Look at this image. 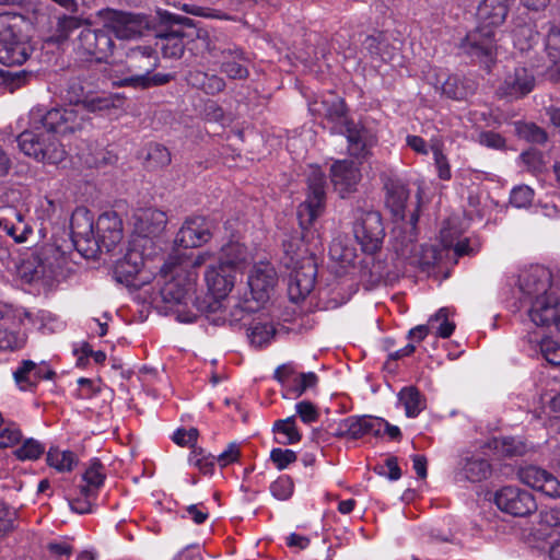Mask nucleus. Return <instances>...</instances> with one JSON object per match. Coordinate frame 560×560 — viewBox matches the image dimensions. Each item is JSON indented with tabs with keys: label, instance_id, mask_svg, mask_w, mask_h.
<instances>
[{
	"label": "nucleus",
	"instance_id": "obj_35",
	"mask_svg": "<svg viewBox=\"0 0 560 560\" xmlns=\"http://www.w3.org/2000/svg\"><path fill=\"white\" fill-rule=\"evenodd\" d=\"M248 253L240 243H229L221 249L220 262L232 270L242 269L248 262Z\"/></svg>",
	"mask_w": 560,
	"mask_h": 560
},
{
	"label": "nucleus",
	"instance_id": "obj_6",
	"mask_svg": "<svg viewBox=\"0 0 560 560\" xmlns=\"http://www.w3.org/2000/svg\"><path fill=\"white\" fill-rule=\"evenodd\" d=\"M305 200L298 208L300 226L307 230L323 215L326 208V179L319 168H313L307 176Z\"/></svg>",
	"mask_w": 560,
	"mask_h": 560
},
{
	"label": "nucleus",
	"instance_id": "obj_23",
	"mask_svg": "<svg viewBox=\"0 0 560 560\" xmlns=\"http://www.w3.org/2000/svg\"><path fill=\"white\" fill-rule=\"evenodd\" d=\"M100 249L112 252L122 240L121 221L115 213H104L97 220Z\"/></svg>",
	"mask_w": 560,
	"mask_h": 560
},
{
	"label": "nucleus",
	"instance_id": "obj_53",
	"mask_svg": "<svg viewBox=\"0 0 560 560\" xmlns=\"http://www.w3.org/2000/svg\"><path fill=\"white\" fill-rule=\"evenodd\" d=\"M257 308H259V304L253 306L249 300H246L244 303L235 304L232 311L230 312V324H241L247 327L252 322L249 320L250 313L255 312Z\"/></svg>",
	"mask_w": 560,
	"mask_h": 560
},
{
	"label": "nucleus",
	"instance_id": "obj_11",
	"mask_svg": "<svg viewBox=\"0 0 560 560\" xmlns=\"http://www.w3.org/2000/svg\"><path fill=\"white\" fill-rule=\"evenodd\" d=\"M114 39L105 26L103 28H83L77 38V49L80 54L103 61L113 54Z\"/></svg>",
	"mask_w": 560,
	"mask_h": 560
},
{
	"label": "nucleus",
	"instance_id": "obj_19",
	"mask_svg": "<svg viewBox=\"0 0 560 560\" xmlns=\"http://www.w3.org/2000/svg\"><path fill=\"white\" fill-rule=\"evenodd\" d=\"M382 421L375 417L370 416H352L343 419L339 424L337 436L358 440L366 434H372L376 438L381 436Z\"/></svg>",
	"mask_w": 560,
	"mask_h": 560
},
{
	"label": "nucleus",
	"instance_id": "obj_60",
	"mask_svg": "<svg viewBox=\"0 0 560 560\" xmlns=\"http://www.w3.org/2000/svg\"><path fill=\"white\" fill-rule=\"evenodd\" d=\"M534 190L526 186H517L511 191L510 202L516 208H525L533 202Z\"/></svg>",
	"mask_w": 560,
	"mask_h": 560
},
{
	"label": "nucleus",
	"instance_id": "obj_22",
	"mask_svg": "<svg viewBox=\"0 0 560 560\" xmlns=\"http://www.w3.org/2000/svg\"><path fill=\"white\" fill-rule=\"evenodd\" d=\"M534 85V75L526 68L517 67L506 74L499 88V93L510 98H520L528 94Z\"/></svg>",
	"mask_w": 560,
	"mask_h": 560
},
{
	"label": "nucleus",
	"instance_id": "obj_62",
	"mask_svg": "<svg viewBox=\"0 0 560 560\" xmlns=\"http://www.w3.org/2000/svg\"><path fill=\"white\" fill-rule=\"evenodd\" d=\"M270 459L279 470H283L296 460V454L288 448H273L270 453Z\"/></svg>",
	"mask_w": 560,
	"mask_h": 560
},
{
	"label": "nucleus",
	"instance_id": "obj_49",
	"mask_svg": "<svg viewBox=\"0 0 560 560\" xmlns=\"http://www.w3.org/2000/svg\"><path fill=\"white\" fill-rule=\"evenodd\" d=\"M273 431L284 435L283 440H278V443L280 444H294L301 440V434L298 431L294 416L277 420L273 424Z\"/></svg>",
	"mask_w": 560,
	"mask_h": 560
},
{
	"label": "nucleus",
	"instance_id": "obj_5",
	"mask_svg": "<svg viewBox=\"0 0 560 560\" xmlns=\"http://www.w3.org/2000/svg\"><path fill=\"white\" fill-rule=\"evenodd\" d=\"M520 290L530 307L528 315L536 306L537 302H550L559 300L558 290L552 287V273L542 266H533L520 276Z\"/></svg>",
	"mask_w": 560,
	"mask_h": 560
},
{
	"label": "nucleus",
	"instance_id": "obj_18",
	"mask_svg": "<svg viewBox=\"0 0 560 560\" xmlns=\"http://www.w3.org/2000/svg\"><path fill=\"white\" fill-rule=\"evenodd\" d=\"M360 178V171L352 161H336L330 167L331 183L341 198L355 189Z\"/></svg>",
	"mask_w": 560,
	"mask_h": 560
},
{
	"label": "nucleus",
	"instance_id": "obj_29",
	"mask_svg": "<svg viewBox=\"0 0 560 560\" xmlns=\"http://www.w3.org/2000/svg\"><path fill=\"white\" fill-rule=\"evenodd\" d=\"M396 255L410 266L427 267L431 264V258H434V250L424 248L412 241L395 247Z\"/></svg>",
	"mask_w": 560,
	"mask_h": 560
},
{
	"label": "nucleus",
	"instance_id": "obj_39",
	"mask_svg": "<svg viewBox=\"0 0 560 560\" xmlns=\"http://www.w3.org/2000/svg\"><path fill=\"white\" fill-rule=\"evenodd\" d=\"M492 468L490 463L480 457L467 458L463 468L462 474L465 479L470 482H480L491 476Z\"/></svg>",
	"mask_w": 560,
	"mask_h": 560
},
{
	"label": "nucleus",
	"instance_id": "obj_9",
	"mask_svg": "<svg viewBox=\"0 0 560 560\" xmlns=\"http://www.w3.org/2000/svg\"><path fill=\"white\" fill-rule=\"evenodd\" d=\"M105 28L114 33L118 39H132L139 37L148 26L143 15L133 14L113 9H102L97 12Z\"/></svg>",
	"mask_w": 560,
	"mask_h": 560
},
{
	"label": "nucleus",
	"instance_id": "obj_63",
	"mask_svg": "<svg viewBox=\"0 0 560 560\" xmlns=\"http://www.w3.org/2000/svg\"><path fill=\"white\" fill-rule=\"evenodd\" d=\"M295 410L301 420L306 424L317 421L319 417L316 406L308 400L298 402L295 405Z\"/></svg>",
	"mask_w": 560,
	"mask_h": 560
},
{
	"label": "nucleus",
	"instance_id": "obj_61",
	"mask_svg": "<svg viewBox=\"0 0 560 560\" xmlns=\"http://www.w3.org/2000/svg\"><path fill=\"white\" fill-rule=\"evenodd\" d=\"M22 439L21 430L14 423H8L0 429V447L7 448L15 445Z\"/></svg>",
	"mask_w": 560,
	"mask_h": 560
},
{
	"label": "nucleus",
	"instance_id": "obj_51",
	"mask_svg": "<svg viewBox=\"0 0 560 560\" xmlns=\"http://www.w3.org/2000/svg\"><path fill=\"white\" fill-rule=\"evenodd\" d=\"M448 308L442 307L429 320L430 326L436 329V335L441 338H448L455 329V324L448 320Z\"/></svg>",
	"mask_w": 560,
	"mask_h": 560
},
{
	"label": "nucleus",
	"instance_id": "obj_8",
	"mask_svg": "<svg viewBox=\"0 0 560 560\" xmlns=\"http://www.w3.org/2000/svg\"><path fill=\"white\" fill-rule=\"evenodd\" d=\"M205 42L209 54L222 59L221 71L230 79L243 80L248 77L249 72L244 65L246 58L238 47L223 43L217 36L211 38L208 34H206Z\"/></svg>",
	"mask_w": 560,
	"mask_h": 560
},
{
	"label": "nucleus",
	"instance_id": "obj_33",
	"mask_svg": "<svg viewBox=\"0 0 560 560\" xmlns=\"http://www.w3.org/2000/svg\"><path fill=\"white\" fill-rule=\"evenodd\" d=\"M82 480L84 485L80 486V494L85 497L95 495L105 480L104 465L98 459L92 460L83 474Z\"/></svg>",
	"mask_w": 560,
	"mask_h": 560
},
{
	"label": "nucleus",
	"instance_id": "obj_59",
	"mask_svg": "<svg viewBox=\"0 0 560 560\" xmlns=\"http://www.w3.org/2000/svg\"><path fill=\"white\" fill-rule=\"evenodd\" d=\"M81 25V20L75 16H67L63 15L58 19L57 28H56V39L57 42L66 40L70 33L74 30L79 28Z\"/></svg>",
	"mask_w": 560,
	"mask_h": 560
},
{
	"label": "nucleus",
	"instance_id": "obj_10",
	"mask_svg": "<svg viewBox=\"0 0 560 560\" xmlns=\"http://www.w3.org/2000/svg\"><path fill=\"white\" fill-rule=\"evenodd\" d=\"M353 233L363 252L373 254L380 249L385 236L382 217L377 211H359Z\"/></svg>",
	"mask_w": 560,
	"mask_h": 560
},
{
	"label": "nucleus",
	"instance_id": "obj_21",
	"mask_svg": "<svg viewBox=\"0 0 560 560\" xmlns=\"http://www.w3.org/2000/svg\"><path fill=\"white\" fill-rule=\"evenodd\" d=\"M232 269L219 262L218 266L210 265L205 273L208 291L215 300L224 299L234 285V275Z\"/></svg>",
	"mask_w": 560,
	"mask_h": 560
},
{
	"label": "nucleus",
	"instance_id": "obj_20",
	"mask_svg": "<svg viewBox=\"0 0 560 560\" xmlns=\"http://www.w3.org/2000/svg\"><path fill=\"white\" fill-rule=\"evenodd\" d=\"M518 478L528 487L539 490L548 497L556 498L560 495V483L550 472L528 466L518 470Z\"/></svg>",
	"mask_w": 560,
	"mask_h": 560
},
{
	"label": "nucleus",
	"instance_id": "obj_40",
	"mask_svg": "<svg viewBox=\"0 0 560 560\" xmlns=\"http://www.w3.org/2000/svg\"><path fill=\"white\" fill-rule=\"evenodd\" d=\"M492 446L498 454L505 457L523 456L527 452L526 443L513 436L495 438Z\"/></svg>",
	"mask_w": 560,
	"mask_h": 560
},
{
	"label": "nucleus",
	"instance_id": "obj_32",
	"mask_svg": "<svg viewBox=\"0 0 560 560\" xmlns=\"http://www.w3.org/2000/svg\"><path fill=\"white\" fill-rule=\"evenodd\" d=\"M386 205L397 218L404 219L406 202L409 191L399 180H389L386 184Z\"/></svg>",
	"mask_w": 560,
	"mask_h": 560
},
{
	"label": "nucleus",
	"instance_id": "obj_36",
	"mask_svg": "<svg viewBox=\"0 0 560 560\" xmlns=\"http://www.w3.org/2000/svg\"><path fill=\"white\" fill-rule=\"evenodd\" d=\"M250 342L257 347L267 345L273 337L276 329L267 319L260 316L252 319L247 326Z\"/></svg>",
	"mask_w": 560,
	"mask_h": 560
},
{
	"label": "nucleus",
	"instance_id": "obj_58",
	"mask_svg": "<svg viewBox=\"0 0 560 560\" xmlns=\"http://www.w3.org/2000/svg\"><path fill=\"white\" fill-rule=\"evenodd\" d=\"M516 131L521 138L533 143H544L547 140V133L535 124H517Z\"/></svg>",
	"mask_w": 560,
	"mask_h": 560
},
{
	"label": "nucleus",
	"instance_id": "obj_37",
	"mask_svg": "<svg viewBox=\"0 0 560 560\" xmlns=\"http://www.w3.org/2000/svg\"><path fill=\"white\" fill-rule=\"evenodd\" d=\"M173 79V75L167 73H155L153 75L147 74V75H138L136 79H119L113 82L115 86L124 88V86H130L135 89H149L152 86H159L164 85L168 83Z\"/></svg>",
	"mask_w": 560,
	"mask_h": 560
},
{
	"label": "nucleus",
	"instance_id": "obj_34",
	"mask_svg": "<svg viewBox=\"0 0 560 560\" xmlns=\"http://www.w3.org/2000/svg\"><path fill=\"white\" fill-rule=\"evenodd\" d=\"M187 81L210 95H215L225 89V81L221 77L200 70L190 71Z\"/></svg>",
	"mask_w": 560,
	"mask_h": 560
},
{
	"label": "nucleus",
	"instance_id": "obj_2",
	"mask_svg": "<svg viewBox=\"0 0 560 560\" xmlns=\"http://www.w3.org/2000/svg\"><path fill=\"white\" fill-rule=\"evenodd\" d=\"M18 143L25 155L39 162L57 164L67 155L63 145L57 139V133L46 126L30 125V128L18 137Z\"/></svg>",
	"mask_w": 560,
	"mask_h": 560
},
{
	"label": "nucleus",
	"instance_id": "obj_43",
	"mask_svg": "<svg viewBox=\"0 0 560 560\" xmlns=\"http://www.w3.org/2000/svg\"><path fill=\"white\" fill-rule=\"evenodd\" d=\"M34 77V73L26 70H0V84L8 92L13 93L16 90L23 88Z\"/></svg>",
	"mask_w": 560,
	"mask_h": 560
},
{
	"label": "nucleus",
	"instance_id": "obj_44",
	"mask_svg": "<svg viewBox=\"0 0 560 560\" xmlns=\"http://www.w3.org/2000/svg\"><path fill=\"white\" fill-rule=\"evenodd\" d=\"M47 463L58 471H70L77 465L78 458L70 451L50 448L47 453Z\"/></svg>",
	"mask_w": 560,
	"mask_h": 560
},
{
	"label": "nucleus",
	"instance_id": "obj_14",
	"mask_svg": "<svg viewBox=\"0 0 560 560\" xmlns=\"http://www.w3.org/2000/svg\"><path fill=\"white\" fill-rule=\"evenodd\" d=\"M277 281L276 269L269 261L255 264L248 276L252 300L259 305L265 303L273 291Z\"/></svg>",
	"mask_w": 560,
	"mask_h": 560
},
{
	"label": "nucleus",
	"instance_id": "obj_25",
	"mask_svg": "<svg viewBox=\"0 0 560 560\" xmlns=\"http://www.w3.org/2000/svg\"><path fill=\"white\" fill-rule=\"evenodd\" d=\"M512 0H482L477 8L479 24L497 28L509 13Z\"/></svg>",
	"mask_w": 560,
	"mask_h": 560
},
{
	"label": "nucleus",
	"instance_id": "obj_15",
	"mask_svg": "<svg viewBox=\"0 0 560 560\" xmlns=\"http://www.w3.org/2000/svg\"><path fill=\"white\" fill-rule=\"evenodd\" d=\"M211 222L205 217L187 218L179 229L175 243L185 248L201 246L211 237Z\"/></svg>",
	"mask_w": 560,
	"mask_h": 560
},
{
	"label": "nucleus",
	"instance_id": "obj_45",
	"mask_svg": "<svg viewBox=\"0 0 560 560\" xmlns=\"http://www.w3.org/2000/svg\"><path fill=\"white\" fill-rule=\"evenodd\" d=\"M325 108V117L336 124L341 125L343 128L347 122H350L347 118V108L342 98L332 96L330 100L323 102Z\"/></svg>",
	"mask_w": 560,
	"mask_h": 560
},
{
	"label": "nucleus",
	"instance_id": "obj_55",
	"mask_svg": "<svg viewBox=\"0 0 560 560\" xmlns=\"http://www.w3.org/2000/svg\"><path fill=\"white\" fill-rule=\"evenodd\" d=\"M294 483L291 477L287 475L280 476L270 485L271 494L278 500H288L292 497Z\"/></svg>",
	"mask_w": 560,
	"mask_h": 560
},
{
	"label": "nucleus",
	"instance_id": "obj_52",
	"mask_svg": "<svg viewBox=\"0 0 560 560\" xmlns=\"http://www.w3.org/2000/svg\"><path fill=\"white\" fill-rule=\"evenodd\" d=\"M45 452V446L35 439H26L23 444L14 451L20 460H36Z\"/></svg>",
	"mask_w": 560,
	"mask_h": 560
},
{
	"label": "nucleus",
	"instance_id": "obj_26",
	"mask_svg": "<svg viewBox=\"0 0 560 560\" xmlns=\"http://www.w3.org/2000/svg\"><path fill=\"white\" fill-rule=\"evenodd\" d=\"M143 266V256L136 249L130 248L118 259L113 269L114 278L117 282L126 285L133 284L135 277L139 273Z\"/></svg>",
	"mask_w": 560,
	"mask_h": 560
},
{
	"label": "nucleus",
	"instance_id": "obj_16",
	"mask_svg": "<svg viewBox=\"0 0 560 560\" xmlns=\"http://www.w3.org/2000/svg\"><path fill=\"white\" fill-rule=\"evenodd\" d=\"M316 265L313 258L303 259L301 266L295 268L289 280V295L294 302L303 300L315 285Z\"/></svg>",
	"mask_w": 560,
	"mask_h": 560
},
{
	"label": "nucleus",
	"instance_id": "obj_42",
	"mask_svg": "<svg viewBox=\"0 0 560 560\" xmlns=\"http://www.w3.org/2000/svg\"><path fill=\"white\" fill-rule=\"evenodd\" d=\"M441 91L448 98L460 101L471 93V88L458 75H447L442 82Z\"/></svg>",
	"mask_w": 560,
	"mask_h": 560
},
{
	"label": "nucleus",
	"instance_id": "obj_54",
	"mask_svg": "<svg viewBox=\"0 0 560 560\" xmlns=\"http://www.w3.org/2000/svg\"><path fill=\"white\" fill-rule=\"evenodd\" d=\"M24 343V336L0 326V351H15L23 348Z\"/></svg>",
	"mask_w": 560,
	"mask_h": 560
},
{
	"label": "nucleus",
	"instance_id": "obj_30",
	"mask_svg": "<svg viewBox=\"0 0 560 560\" xmlns=\"http://www.w3.org/2000/svg\"><path fill=\"white\" fill-rule=\"evenodd\" d=\"M343 130L349 143V153L357 158L364 156L374 141L371 133L365 128L359 127L352 121L347 122Z\"/></svg>",
	"mask_w": 560,
	"mask_h": 560
},
{
	"label": "nucleus",
	"instance_id": "obj_4",
	"mask_svg": "<svg viewBox=\"0 0 560 560\" xmlns=\"http://www.w3.org/2000/svg\"><path fill=\"white\" fill-rule=\"evenodd\" d=\"M60 259L61 255L58 248L51 244H45L23 261L21 275L27 282H40L50 285L57 276Z\"/></svg>",
	"mask_w": 560,
	"mask_h": 560
},
{
	"label": "nucleus",
	"instance_id": "obj_47",
	"mask_svg": "<svg viewBox=\"0 0 560 560\" xmlns=\"http://www.w3.org/2000/svg\"><path fill=\"white\" fill-rule=\"evenodd\" d=\"M171 153L162 144L154 143L148 147L145 163L150 170H159L171 163Z\"/></svg>",
	"mask_w": 560,
	"mask_h": 560
},
{
	"label": "nucleus",
	"instance_id": "obj_56",
	"mask_svg": "<svg viewBox=\"0 0 560 560\" xmlns=\"http://www.w3.org/2000/svg\"><path fill=\"white\" fill-rule=\"evenodd\" d=\"M65 92V97L69 101V103L77 107H79L86 97L85 89L80 78L69 79Z\"/></svg>",
	"mask_w": 560,
	"mask_h": 560
},
{
	"label": "nucleus",
	"instance_id": "obj_3",
	"mask_svg": "<svg viewBox=\"0 0 560 560\" xmlns=\"http://www.w3.org/2000/svg\"><path fill=\"white\" fill-rule=\"evenodd\" d=\"M30 125L34 127L46 126L59 136L75 133L84 128L90 118L77 106L46 109L35 106L30 110Z\"/></svg>",
	"mask_w": 560,
	"mask_h": 560
},
{
	"label": "nucleus",
	"instance_id": "obj_57",
	"mask_svg": "<svg viewBox=\"0 0 560 560\" xmlns=\"http://www.w3.org/2000/svg\"><path fill=\"white\" fill-rule=\"evenodd\" d=\"M546 50L550 61L557 63L560 59V27L550 24L546 37Z\"/></svg>",
	"mask_w": 560,
	"mask_h": 560
},
{
	"label": "nucleus",
	"instance_id": "obj_17",
	"mask_svg": "<svg viewBox=\"0 0 560 560\" xmlns=\"http://www.w3.org/2000/svg\"><path fill=\"white\" fill-rule=\"evenodd\" d=\"M55 375L56 372L48 364L32 360H23L13 373L14 381L22 390H31L42 380H51Z\"/></svg>",
	"mask_w": 560,
	"mask_h": 560
},
{
	"label": "nucleus",
	"instance_id": "obj_13",
	"mask_svg": "<svg viewBox=\"0 0 560 560\" xmlns=\"http://www.w3.org/2000/svg\"><path fill=\"white\" fill-rule=\"evenodd\" d=\"M159 66V57L151 46H135L128 48L124 62L126 74L122 79H136L138 75H147L154 71Z\"/></svg>",
	"mask_w": 560,
	"mask_h": 560
},
{
	"label": "nucleus",
	"instance_id": "obj_28",
	"mask_svg": "<svg viewBox=\"0 0 560 560\" xmlns=\"http://www.w3.org/2000/svg\"><path fill=\"white\" fill-rule=\"evenodd\" d=\"M0 228L12 236L16 243L26 242L30 234L33 233L32 226L24 220V214L13 208L7 209L5 217L0 218Z\"/></svg>",
	"mask_w": 560,
	"mask_h": 560
},
{
	"label": "nucleus",
	"instance_id": "obj_48",
	"mask_svg": "<svg viewBox=\"0 0 560 560\" xmlns=\"http://www.w3.org/2000/svg\"><path fill=\"white\" fill-rule=\"evenodd\" d=\"M529 343H534V348H538L542 358L552 365H560V345L550 339L544 338L541 340L528 338Z\"/></svg>",
	"mask_w": 560,
	"mask_h": 560
},
{
	"label": "nucleus",
	"instance_id": "obj_50",
	"mask_svg": "<svg viewBox=\"0 0 560 560\" xmlns=\"http://www.w3.org/2000/svg\"><path fill=\"white\" fill-rule=\"evenodd\" d=\"M317 384L318 376L314 372H302L294 376L292 384L287 390L298 398L306 390L315 388Z\"/></svg>",
	"mask_w": 560,
	"mask_h": 560
},
{
	"label": "nucleus",
	"instance_id": "obj_27",
	"mask_svg": "<svg viewBox=\"0 0 560 560\" xmlns=\"http://www.w3.org/2000/svg\"><path fill=\"white\" fill-rule=\"evenodd\" d=\"M196 277L197 275L195 272H189L185 280H182L177 275L175 278L167 281L161 290L163 300L167 303H185L194 291Z\"/></svg>",
	"mask_w": 560,
	"mask_h": 560
},
{
	"label": "nucleus",
	"instance_id": "obj_7",
	"mask_svg": "<svg viewBox=\"0 0 560 560\" xmlns=\"http://www.w3.org/2000/svg\"><path fill=\"white\" fill-rule=\"evenodd\" d=\"M497 48L494 28L482 24L468 32L459 44V50L463 55L486 67L494 61Z\"/></svg>",
	"mask_w": 560,
	"mask_h": 560
},
{
	"label": "nucleus",
	"instance_id": "obj_46",
	"mask_svg": "<svg viewBox=\"0 0 560 560\" xmlns=\"http://www.w3.org/2000/svg\"><path fill=\"white\" fill-rule=\"evenodd\" d=\"M118 95L107 96H88L84 98L82 104L79 106L80 109L86 115V113H100L116 107V101Z\"/></svg>",
	"mask_w": 560,
	"mask_h": 560
},
{
	"label": "nucleus",
	"instance_id": "obj_31",
	"mask_svg": "<svg viewBox=\"0 0 560 560\" xmlns=\"http://www.w3.org/2000/svg\"><path fill=\"white\" fill-rule=\"evenodd\" d=\"M537 302L534 310L530 312V320L536 326H550L555 325L560 331V301L551 300L548 302Z\"/></svg>",
	"mask_w": 560,
	"mask_h": 560
},
{
	"label": "nucleus",
	"instance_id": "obj_1",
	"mask_svg": "<svg viewBox=\"0 0 560 560\" xmlns=\"http://www.w3.org/2000/svg\"><path fill=\"white\" fill-rule=\"evenodd\" d=\"M27 26L21 14H0V63L19 66L30 58L33 48L25 32Z\"/></svg>",
	"mask_w": 560,
	"mask_h": 560
},
{
	"label": "nucleus",
	"instance_id": "obj_12",
	"mask_svg": "<svg viewBox=\"0 0 560 560\" xmlns=\"http://www.w3.org/2000/svg\"><path fill=\"white\" fill-rule=\"evenodd\" d=\"M497 506L513 516L524 517L537 510L534 495L527 490L517 487H503L494 497Z\"/></svg>",
	"mask_w": 560,
	"mask_h": 560
},
{
	"label": "nucleus",
	"instance_id": "obj_24",
	"mask_svg": "<svg viewBox=\"0 0 560 560\" xmlns=\"http://www.w3.org/2000/svg\"><path fill=\"white\" fill-rule=\"evenodd\" d=\"M135 219V231L142 237L160 235L167 222L165 212L153 208L139 210Z\"/></svg>",
	"mask_w": 560,
	"mask_h": 560
},
{
	"label": "nucleus",
	"instance_id": "obj_41",
	"mask_svg": "<svg viewBox=\"0 0 560 560\" xmlns=\"http://www.w3.org/2000/svg\"><path fill=\"white\" fill-rule=\"evenodd\" d=\"M156 46L166 58H180L185 50L183 37L174 32L160 35Z\"/></svg>",
	"mask_w": 560,
	"mask_h": 560
},
{
	"label": "nucleus",
	"instance_id": "obj_38",
	"mask_svg": "<svg viewBox=\"0 0 560 560\" xmlns=\"http://www.w3.org/2000/svg\"><path fill=\"white\" fill-rule=\"evenodd\" d=\"M407 417H417L425 407V400L415 386L404 387L398 394Z\"/></svg>",
	"mask_w": 560,
	"mask_h": 560
},
{
	"label": "nucleus",
	"instance_id": "obj_64",
	"mask_svg": "<svg viewBox=\"0 0 560 560\" xmlns=\"http://www.w3.org/2000/svg\"><path fill=\"white\" fill-rule=\"evenodd\" d=\"M299 373L292 363H285L278 366L275 371L273 377L281 384L285 389L292 384L293 378Z\"/></svg>",
	"mask_w": 560,
	"mask_h": 560
}]
</instances>
